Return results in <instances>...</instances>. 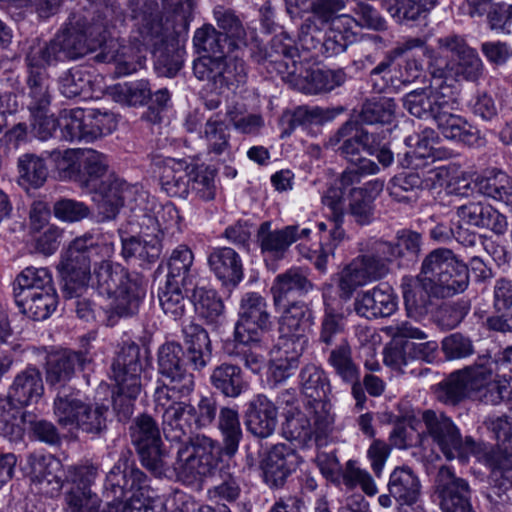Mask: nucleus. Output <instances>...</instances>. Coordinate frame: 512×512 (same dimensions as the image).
Masks as SVG:
<instances>
[{"mask_svg":"<svg viewBox=\"0 0 512 512\" xmlns=\"http://www.w3.org/2000/svg\"><path fill=\"white\" fill-rule=\"evenodd\" d=\"M221 440L217 441L204 434L189 437L177 451L173 470L177 478L191 484L202 477L210 476L224 460H231L239 450L243 431L238 411L223 406L217 418Z\"/></svg>","mask_w":512,"mask_h":512,"instance_id":"nucleus-1","label":"nucleus"},{"mask_svg":"<svg viewBox=\"0 0 512 512\" xmlns=\"http://www.w3.org/2000/svg\"><path fill=\"white\" fill-rule=\"evenodd\" d=\"M99 46L90 35L85 17L72 13L63 27L48 42L30 46L25 55L26 75L50 82L47 67L62 61H75Z\"/></svg>","mask_w":512,"mask_h":512,"instance_id":"nucleus-2","label":"nucleus"},{"mask_svg":"<svg viewBox=\"0 0 512 512\" xmlns=\"http://www.w3.org/2000/svg\"><path fill=\"white\" fill-rule=\"evenodd\" d=\"M81 15L85 17L90 35L102 48L94 56L95 61L113 63L118 77L136 72L142 66L140 58L133 54V48L115 37V32L120 31L126 22V14L118 2L101 0L91 3Z\"/></svg>","mask_w":512,"mask_h":512,"instance_id":"nucleus-3","label":"nucleus"},{"mask_svg":"<svg viewBox=\"0 0 512 512\" xmlns=\"http://www.w3.org/2000/svg\"><path fill=\"white\" fill-rule=\"evenodd\" d=\"M99 249V239L91 233H85L69 243L57 265L63 297L70 302V306H74L77 316L84 321L94 318L95 305L86 295L90 290L91 261Z\"/></svg>","mask_w":512,"mask_h":512,"instance_id":"nucleus-4","label":"nucleus"},{"mask_svg":"<svg viewBox=\"0 0 512 512\" xmlns=\"http://www.w3.org/2000/svg\"><path fill=\"white\" fill-rule=\"evenodd\" d=\"M99 294L114 297L107 310V324L114 326L120 318L138 313L146 293L148 280L140 273L130 272L119 263L102 261L94 269Z\"/></svg>","mask_w":512,"mask_h":512,"instance_id":"nucleus-5","label":"nucleus"},{"mask_svg":"<svg viewBox=\"0 0 512 512\" xmlns=\"http://www.w3.org/2000/svg\"><path fill=\"white\" fill-rule=\"evenodd\" d=\"M77 185L93 194L97 203L99 221L105 222L116 218L124 205L123 192L126 184L109 173L107 157L96 150L81 153L78 165Z\"/></svg>","mask_w":512,"mask_h":512,"instance_id":"nucleus-6","label":"nucleus"},{"mask_svg":"<svg viewBox=\"0 0 512 512\" xmlns=\"http://www.w3.org/2000/svg\"><path fill=\"white\" fill-rule=\"evenodd\" d=\"M108 412L104 404L86 403L81 392L70 386L58 390L54 399V414L60 426L76 427L93 436H101L107 430Z\"/></svg>","mask_w":512,"mask_h":512,"instance_id":"nucleus-7","label":"nucleus"},{"mask_svg":"<svg viewBox=\"0 0 512 512\" xmlns=\"http://www.w3.org/2000/svg\"><path fill=\"white\" fill-rule=\"evenodd\" d=\"M132 452H122L117 462L107 473L103 496L108 503L102 512H125V501L136 493L143 496L150 488L148 476L130 460Z\"/></svg>","mask_w":512,"mask_h":512,"instance_id":"nucleus-8","label":"nucleus"},{"mask_svg":"<svg viewBox=\"0 0 512 512\" xmlns=\"http://www.w3.org/2000/svg\"><path fill=\"white\" fill-rule=\"evenodd\" d=\"M129 435L142 466L157 478L166 477L171 468L170 455L154 418L145 413L136 417Z\"/></svg>","mask_w":512,"mask_h":512,"instance_id":"nucleus-9","label":"nucleus"},{"mask_svg":"<svg viewBox=\"0 0 512 512\" xmlns=\"http://www.w3.org/2000/svg\"><path fill=\"white\" fill-rule=\"evenodd\" d=\"M193 73L197 79L207 81L218 94L235 92L245 85L248 78L245 62L229 53L200 56L193 63Z\"/></svg>","mask_w":512,"mask_h":512,"instance_id":"nucleus-10","label":"nucleus"},{"mask_svg":"<svg viewBox=\"0 0 512 512\" xmlns=\"http://www.w3.org/2000/svg\"><path fill=\"white\" fill-rule=\"evenodd\" d=\"M301 393L308 398L306 409L315 413L317 431L325 433L331 429L333 416L329 412L331 394L330 380L322 367L307 363L298 375Z\"/></svg>","mask_w":512,"mask_h":512,"instance_id":"nucleus-11","label":"nucleus"},{"mask_svg":"<svg viewBox=\"0 0 512 512\" xmlns=\"http://www.w3.org/2000/svg\"><path fill=\"white\" fill-rule=\"evenodd\" d=\"M182 344L168 342L163 344L158 351V373L165 379L158 385L154 392H160L161 397L169 392L180 396L192 395L195 389V377L186 369Z\"/></svg>","mask_w":512,"mask_h":512,"instance_id":"nucleus-12","label":"nucleus"},{"mask_svg":"<svg viewBox=\"0 0 512 512\" xmlns=\"http://www.w3.org/2000/svg\"><path fill=\"white\" fill-rule=\"evenodd\" d=\"M163 396L161 397L160 392L153 394L156 410H162V430L165 438L175 442L187 438L188 441L195 426L194 406L189 403L191 395L180 396L169 392Z\"/></svg>","mask_w":512,"mask_h":512,"instance_id":"nucleus-13","label":"nucleus"},{"mask_svg":"<svg viewBox=\"0 0 512 512\" xmlns=\"http://www.w3.org/2000/svg\"><path fill=\"white\" fill-rule=\"evenodd\" d=\"M23 96L34 135L40 140L49 139L59 128V119L50 114L53 99L50 82L26 75Z\"/></svg>","mask_w":512,"mask_h":512,"instance_id":"nucleus-14","label":"nucleus"},{"mask_svg":"<svg viewBox=\"0 0 512 512\" xmlns=\"http://www.w3.org/2000/svg\"><path fill=\"white\" fill-rule=\"evenodd\" d=\"M271 326L266 299L257 292L245 293L240 300L233 337H238L242 342H258L259 336H264Z\"/></svg>","mask_w":512,"mask_h":512,"instance_id":"nucleus-15","label":"nucleus"},{"mask_svg":"<svg viewBox=\"0 0 512 512\" xmlns=\"http://www.w3.org/2000/svg\"><path fill=\"white\" fill-rule=\"evenodd\" d=\"M435 495L443 512H475L468 481L448 466H441L435 478Z\"/></svg>","mask_w":512,"mask_h":512,"instance_id":"nucleus-16","label":"nucleus"},{"mask_svg":"<svg viewBox=\"0 0 512 512\" xmlns=\"http://www.w3.org/2000/svg\"><path fill=\"white\" fill-rule=\"evenodd\" d=\"M142 372L143 357L140 346L125 343L111 365V378L115 381L116 389L133 396L139 395L142 389Z\"/></svg>","mask_w":512,"mask_h":512,"instance_id":"nucleus-17","label":"nucleus"},{"mask_svg":"<svg viewBox=\"0 0 512 512\" xmlns=\"http://www.w3.org/2000/svg\"><path fill=\"white\" fill-rule=\"evenodd\" d=\"M426 434L448 460L460 456L463 451L464 440L459 428L453 420L444 413L425 410L422 414Z\"/></svg>","mask_w":512,"mask_h":512,"instance_id":"nucleus-18","label":"nucleus"},{"mask_svg":"<svg viewBox=\"0 0 512 512\" xmlns=\"http://www.w3.org/2000/svg\"><path fill=\"white\" fill-rule=\"evenodd\" d=\"M453 95L451 87L442 82L438 87L430 85L408 92L402 97V105L416 118L434 120Z\"/></svg>","mask_w":512,"mask_h":512,"instance_id":"nucleus-19","label":"nucleus"},{"mask_svg":"<svg viewBox=\"0 0 512 512\" xmlns=\"http://www.w3.org/2000/svg\"><path fill=\"white\" fill-rule=\"evenodd\" d=\"M92 362L88 349H63L50 354L46 361V382L49 386H66L77 371H83Z\"/></svg>","mask_w":512,"mask_h":512,"instance_id":"nucleus-20","label":"nucleus"},{"mask_svg":"<svg viewBox=\"0 0 512 512\" xmlns=\"http://www.w3.org/2000/svg\"><path fill=\"white\" fill-rule=\"evenodd\" d=\"M457 99L453 95L446 108H443L433 120L442 135L450 140L462 142L468 146L478 147L483 144L480 131L464 117L456 113Z\"/></svg>","mask_w":512,"mask_h":512,"instance_id":"nucleus-21","label":"nucleus"},{"mask_svg":"<svg viewBox=\"0 0 512 512\" xmlns=\"http://www.w3.org/2000/svg\"><path fill=\"white\" fill-rule=\"evenodd\" d=\"M29 475L40 489L51 496L60 492L65 483L66 470L61 461L51 454L33 452L27 457Z\"/></svg>","mask_w":512,"mask_h":512,"instance_id":"nucleus-22","label":"nucleus"},{"mask_svg":"<svg viewBox=\"0 0 512 512\" xmlns=\"http://www.w3.org/2000/svg\"><path fill=\"white\" fill-rule=\"evenodd\" d=\"M299 462L300 457L294 449L285 444L274 445L262 465L264 482L271 489L283 488Z\"/></svg>","mask_w":512,"mask_h":512,"instance_id":"nucleus-23","label":"nucleus"},{"mask_svg":"<svg viewBox=\"0 0 512 512\" xmlns=\"http://www.w3.org/2000/svg\"><path fill=\"white\" fill-rule=\"evenodd\" d=\"M484 425L493 433L497 449L487 455V462L494 470L512 469V417L508 415L489 416Z\"/></svg>","mask_w":512,"mask_h":512,"instance_id":"nucleus-24","label":"nucleus"},{"mask_svg":"<svg viewBox=\"0 0 512 512\" xmlns=\"http://www.w3.org/2000/svg\"><path fill=\"white\" fill-rule=\"evenodd\" d=\"M244 424L254 437L266 439L274 434L277 426V408L265 395L258 394L246 404Z\"/></svg>","mask_w":512,"mask_h":512,"instance_id":"nucleus-25","label":"nucleus"},{"mask_svg":"<svg viewBox=\"0 0 512 512\" xmlns=\"http://www.w3.org/2000/svg\"><path fill=\"white\" fill-rule=\"evenodd\" d=\"M438 42L440 47L452 53V70L455 76L468 81H476L481 76L483 63L477 51L469 47L463 38L452 35L440 38Z\"/></svg>","mask_w":512,"mask_h":512,"instance_id":"nucleus-26","label":"nucleus"},{"mask_svg":"<svg viewBox=\"0 0 512 512\" xmlns=\"http://www.w3.org/2000/svg\"><path fill=\"white\" fill-rule=\"evenodd\" d=\"M294 41L285 33L272 38L267 52L266 61L273 66L279 74L287 76H302L303 61Z\"/></svg>","mask_w":512,"mask_h":512,"instance_id":"nucleus-27","label":"nucleus"},{"mask_svg":"<svg viewBox=\"0 0 512 512\" xmlns=\"http://www.w3.org/2000/svg\"><path fill=\"white\" fill-rule=\"evenodd\" d=\"M183 349L189 367L202 371L211 361L212 342L208 332L200 324L190 322L182 327Z\"/></svg>","mask_w":512,"mask_h":512,"instance_id":"nucleus-28","label":"nucleus"},{"mask_svg":"<svg viewBox=\"0 0 512 512\" xmlns=\"http://www.w3.org/2000/svg\"><path fill=\"white\" fill-rule=\"evenodd\" d=\"M354 309L359 316L366 319L389 317L397 310V296L392 287L380 284L358 294Z\"/></svg>","mask_w":512,"mask_h":512,"instance_id":"nucleus-29","label":"nucleus"},{"mask_svg":"<svg viewBox=\"0 0 512 512\" xmlns=\"http://www.w3.org/2000/svg\"><path fill=\"white\" fill-rule=\"evenodd\" d=\"M337 142H341L337 152L351 165H359V169L366 173H378L379 166L372 160L361 155L363 142L357 131V123L353 121L345 122L336 132Z\"/></svg>","mask_w":512,"mask_h":512,"instance_id":"nucleus-30","label":"nucleus"},{"mask_svg":"<svg viewBox=\"0 0 512 512\" xmlns=\"http://www.w3.org/2000/svg\"><path fill=\"white\" fill-rule=\"evenodd\" d=\"M402 293L407 315L414 319L425 317L434 306L433 298H438L431 280L418 277L403 282Z\"/></svg>","mask_w":512,"mask_h":512,"instance_id":"nucleus-31","label":"nucleus"},{"mask_svg":"<svg viewBox=\"0 0 512 512\" xmlns=\"http://www.w3.org/2000/svg\"><path fill=\"white\" fill-rule=\"evenodd\" d=\"M313 287L307 273L294 267L276 276L271 292L275 305L280 306L282 303L297 301V298L309 293Z\"/></svg>","mask_w":512,"mask_h":512,"instance_id":"nucleus-32","label":"nucleus"},{"mask_svg":"<svg viewBox=\"0 0 512 512\" xmlns=\"http://www.w3.org/2000/svg\"><path fill=\"white\" fill-rule=\"evenodd\" d=\"M256 237L262 254L282 259L289 247L298 240V225L271 230V222L265 221L260 224Z\"/></svg>","mask_w":512,"mask_h":512,"instance_id":"nucleus-33","label":"nucleus"},{"mask_svg":"<svg viewBox=\"0 0 512 512\" xmlns=\"http://www.w3.org/2000/svg\"><path fill=\"white\" fill-rule=\"evenodd\" d=\"M208 264L223 285L236 287L243 279V265L239 254L230 247L214 248Z\"/></svg>","mask_w":512,"mask_h":512,"instance_id":"nucleus-34","label":"nucleus"},{"mask_svg":"<svg viewBox=\"0 0 512 512\" xmlns=\"http://www.w3.org/2000/svg\"><path fill=\"white\" fill-rule=\"evenodd\" d=\"M193 171V163L184 159L169 158L161 168L160 184L170 197L186 198L190 192L189 175Z\"/></svg>","mask_w":512,"mask_h":512,"instance_id":"nucleus-35","label":"nucleus"},{"mask_svg":"<svg viewBox=\"0 0 512 512\" xmlns=\"http://www.w3.org/2000/svg\"><path fill=\"white\" fill-rule=\"evenodd\" d=\"M209 380L211 386L226 398L236 399L249 388L242 368L232 363L217 365L212 370Z\"/></svg>","mask_w":512,"mask_h":512,"instance_id":"nucleus-36","label":"nucleus"},{"mask_svg":"<svg viewBox=\"0 0 512 512\" xmlns=\"http://www.w3.org/2000/svg\"><path fill=\"white\" fill-rule=\"evenodd\" d=\"M43 392L41 372L35 367H27L16 375L7 397L16 405L27 406L38 402Z\"/></svg>","mask_w":512,"mask_h":512,"instance_id":"nucleus-37","label":"nucleus"},{"mask_svg":"<svg viewBox=\"0 0 512 512\" xmlns=\"http://www.w3.org/2000/svg\"><path fill=\"white\" fill-rule=\"evenodd\" d=\"M141 235L122 238V256L125 260L137 258L143 263H154L161 255L162 242L158 234H153L140 224Z\"/></svg>","mask_w":512,"mask_h":512,"instance_id":"nucleus-38","label":"nucleus"},{"mask_svg":"<svg viewBox=\"0 0 512 512\" xmlns=\"http://www.w3.org/2000/svg\"><path fill=\"white\" fill-rule=\"evenodd\" d=\"M213 16L228 51L240 50L248 45L247 29L235 11L218 5L213 10Z\"/></svg>","mask_w":512,"mask_h":512,"instance_id":"nucleus-39","label":"nucleus"},{"mask_svg":"<svg viewBox=\"0 0 512 512\" xmlns=\"http://www.w3.org/2000/svg\"><path fill=\"white\" fill-rule=\"evenodd\" d=\"M422 246V235L405 228L396 232L394 242L379 240L377 251L380 255L389 256L392 262L398 258L415 261L421 254Z\"/></svg>","mask_w":512,"mask_h":512,"instance_id":"nucleus-40","label":"nucleus"},{"mask_svg":"<svg viewBox=\"0 0 512 512\" xmlns=\"http://www.w3.org/2000/svg\"><path fill=\"white\" fill-rule=\"evenodd\" d=\"M475 186L482 195L512 207V177L506 172L486 169L476 178Z\"/></svg>","mask_w":512,"mask_h":512,"instance_id":"nucleus-41","label":"nucleus"},{"mask_svg":"<svg viewBox=\"0 0 512 512\" xmlns=\"http://www.w3.org/2000/svg\"><path fill=\"white\" fill-rule=\"evenodd\" d=\"M312 414L315 420V413ZM282 429L284 436L289 441H295L302 447L309 446L313 441L317 442L330 431L329 429L325 433L318 432L315 423L312 427L308 417L298 408L286 412V419Z\"/></svg>","mask_w":512,"mask_h":512,"instance_id":"nucleus-42","label":"nucleus"},{"mask_svg":"<svg viewBox=\"0 0 512 512\" xmlns=\"http://www.w3.org/2000/svg\"><path fill=\"white\" fill-rule=\"evenodd\" d=\"M437 0H389L385 9L400 24L425 22L436 7Z\"/></svg>","mask_w":512,"mask_h":512,"instance_id":"nucleus-43","label":"nucleus"},{"mask_svg":"<svg viewBox=\"0 0 512 512\" xmlns=\"http://www.w3.org/2000/svg\"><path fill=\"white\" fill-rule=\"evenodd\" d=\"M24 294L26 295H17L15 303L23 314L33 320L47 319L57 307L58 296L56 290L39 291V293L26 290Z\"/></svg>","mask_w":512,"mask_h":512,"instance_id":"nucleus-44","label":"nucleus"},{"mask_svg":"<svg viewBox=\"0 0 512 512\" xmlns=\"http://www.w3.org/2000/svg\"><path fill=\"white\" fill-rule=\"evenodd\" d=\"M451 266L444 270L443 273H440L436 280H431L438 298L451 297L465 291L468 287V265L457 258Z\"/></svg>","mask_w":512,"mask_h":512,"instance_id":"nucleus-45","label":"nucleus"},{"mask_svg":"<svg viewBox=\"0 0 512 512\" xmlns=\"http://www.w3.org/2000/svg\"><path fill=\"white\" fill-rule=\"evenodd\" d=\"M420 481L408 467H397L391 473L388 490L401 505L411 506L420 496Z\"/></svg>","mask_w":512,"mask_h":512,"instance_id":"nucleus-46","label":"nucleus"},{"mask_svg":"<svg viewBox=\"0 0 512 512\" xmlns=\"http://www.w3.org/2000/svg\"><path fill=\"white\" fill-rule=\"evenodd\" d=\"M345 330L344 315L337 312L331 305L325 304L316 339V342L322 346V351L329 352L339 344L341 339H347L344 336Z\"/></svg>","mask_w":512,"mask_h":512,"instance_id":"nucleus-47","label":"nucleus"},{"mask_svg":"<svg viewBox=\"0 0 512 512\" xmlns=\"http://www.w3.org/2000/svg\"><path fill=\"white\" fill-rule=\"evenodd\" d=\"M327 364L343 383L361 378L360 367L353 359L352 347L347 339H341L339 344L330 349Z\"/></svg>","mask_w":512,"mask_h":512,"instance_id":"nucleus-48","label":"nucleus"},{"mask_svg":"<svg viewBox=\"0 0 512 512\" xmlns=\"http://www.w3.org/2000/svg\"><path fill=\"white\" fill-rule=\"evenodd\" d=\"M194 256L186 245L175 248L168 261L166 282L180 284L186 293L195 285V275L192 271Z\"/></svg>","mask_w":512,"mask_h":512,"instance_id":"nucleus-49","label":"nucleus"},{"mask_svg":"<svg viewBox=\"0 0 512 512\" xmlns=\"http://www.w3.org/2000/svg\"><path fill=\"white\" fill-rule=\"evenodd\" d=\"M191 301L196 312L207 324L215 327L222 324L224 320V304L216 291L194 285L191 290Z\"/></svg>","mask_w":512,"mask_h":512,"instance_id":"nucleus-50","label":"nucleus"},{"mask_svg":"<svg viewBox=\"0 0 512 512\" xmlns=\"http://www.w3.org/2000/svg\"><path fill=\"white\" fill-rule=\"evenodd\" d=\"M423 189V180L416 172H402L390 179L387 185L389 196L396 202L413 206Z\"/></svg>","mask_w":512,"mask_h":512,"instance_id":"nucleus-51","label":"nucleus"},{"mask_svg":"<svg viewBox=\"0 0 512 512\" xmlns=\"http://www.w3.org/2000/svg\"><path fill=\"white\" fill-rule=\"evenodd\" d=\"M396 104L392 98L373 97L367 99L356 116L355 121L360 126L389 125L395 118Z\"/></svg>","mask_w":512,"mask_h":512,"instance_id":"nucleus-52","label":"nucleus"},{"mask_svg":"<svg viewBox=\"0 0 512 512\" xmlns=\"http://www.w3.org/2000/svg\"><path fill=\"white\" fill-rule=\"evenodd\" d=\"M57 83L60 93L70 99L81 95L89 96L93 90L92 75L80 66L63 71Z\"/></svg>","mask_w":512,"mask_h":512,"instance_id":"nucleus-53","label":"nucleus"},{"mask_svg":"<svg viewBox=\"0 0 512 512\" xmlns=\"http://www.w3.org/2000/svg\"><path fill=\"white\" fill-rule=\"evenodd\" d=\"M285 307L284 313L280 319L281 335L306 336V330L312 316L310 309L303 301H292L282 303Z\"/></svg>","mask_w":512,"mask_h":512,"instance_id":"nucleus-54","label":"nucleus"},{"mask_svg":"<svg viewBox=\"0 0 512 512\" xmlns=\"http://www.w3.org/2000/svg\"><path fill=\"white\" fill-rule=\"evenodd\" d=\"M158 298L163 312L173 320L181 319L192 302L180 284L171 282L159 289Z\"/></svg>","mask_w":512,"mask_h":512,"instance_id":"nucleus-55","label":"nucleus"},{"mask_svg":"<svg viewBox=\"0 0 512 512\" xmlns=\"http://www.w3.org/2000/svg\"><path fill=\"white\" fill-rule=\"evenodd\" d=\"M30 290L35 293L39 291L55 290L52 274L47 268H25L15 279L13 283L14 298L17 295L23 296L24 291Z\"/></svg>","mask_w":512,"mask_h":512,"instance_id":"nucleus-56","label":"nucleus"},{"mask_svg":"<svg viewBox=\"0 0 512 512\" xmlns=\"http://www.w3.org/2000/svg\"><path fill=\"white\" fill-rule=\"evenodd\" d=\"M351 23L352 21L336 20L329 24V29L324 32L323 56L338 55L356 41V33L352 31Z\"/></svg>","mask_w":512,"mask_h":512,"instance_id":"nucleus-57","label":"nucleus"},{"mask_svg":"<svg viewBox=\"0 0 512 512\" xmlns=\"http://www.w3.org/2000/svg\"><path fill=\"white\" fill-rule=\"evenodd\" d=\"M154 68L159 76L172 78L183 66V51L174 44H166L163 39L160 44H154Z\"/></svg>","mask_w":512,"mask_h":512,"instance_id":"nucleus-58","label":"nucleus"},{"mask_svg":"<svg viewBox=\"0 0 512 512\" xmlns=\"http://www.w3.org/2000/svg\"><path fill=\"white\" fill-rule=\"evenodd\" d=\"M193 47L201 56H218L224 53H231V51H228L220 31L210 23H205L195 30L193 35Z\"/></svg>","mask_w":512,"mask_h":512,"instance_id":"nucleus-59","label":"nucleus"},{"mask_svg":"<svg viewBox=\"0 0 512 512\" xmlns=\"http://www.w3.org/2000/svg\"><path fill=\"white\" fill-rule=\"evenodd\" d=\"M348 214L361 226L369 225L375 218V196L367 188H352L348 197Z\"/></svg>","mask_w":512,"mask_h":512,"instance_id":"nucleus-60","label":"nucleus"},{"mask_svg":"<svg viewBox=\"0 0 512 512\" xmlns=\"http://www.w3.org/2000/svg\"><path fill=\"white\" fill-rule=\"evenodd\" d=\"M471 394L462 370L452 372L438 384L437 399L451 406H456Z\"/></svg>","mask_w":512,"mask_h":512,"instance_id":"nucleus-61","label":"nucleus"},{"mask_svg":"<svg viewBox=\"0 0 512 512\" xmlns=\"http://www.w3.org/2000/svg\"><path fill=\"white\" fill-rule=\"evenodd\" d=\"M412 351H414L412 341L392 340L384 349V363L403 374H414L415 369H409V365L414 363Z\"/></svg>","mask_w":512,"mask_h":512,"instance_id":"nucleus-62","label":"nucleus"},{"mask_svg":"<svg viewBox=\"0 0 512 512\" xmlns=\"http://www.w3.org/2000/svg\"><path fill=\"white\" fill-rule=\"evenodd\" d=\"M60 139L67 142H88L84 109L64 110L59 117Z\"/></svg>","mask_w":512,"mask_h":512,"instance_id":"nucleus-63","label":"nucleus"},{"mask_svg":"<svg viewBox=\"0 0 512 512\" xmlns=\"http://www.w3.org/2000/svg\"><path fill=\"white\" fill-rule=\"evenodd\" d=\"M495 364H497L495 360L493 361L490 357L483 355L479 356L473 365L461 369L471 393L483 392L485 390L495 376Z\"/></svg>","mask_w":512,"mask_h":512,"instance_id":"nucleus-64","label":"nucleus"}]
</instances>
